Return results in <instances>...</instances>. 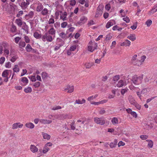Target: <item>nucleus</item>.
Masks as SVG:
<instances>
[{"instance_id": "1", "label": "nucleus", "mask_w": 157, "mask_h": 157, "mask_svg": "<svg viewBox=\"0 0 157 157\" xmlns=\"http://www.w3.org/2000/svg\"><path fill=\"white\" fill-rule=\"evenodd\" d=\"M143 76V75L139 76L136 75L133 76L132 79V83L136 85H139L141 84L142 82Z\"/></svg>"}, {"instance_id": "2", "label": "nucleus", "mask_w": 157, "mask_h": 157, "mask_svg": "<svg viewBox=\"0 0 157 157\" xmlns=\"http://www.w3.org/2000/svg\"><path fill=\"white\" fill-rule=\"evenodd\" d=\"M137 55H134L131 60V63L134 65L139 66L141 65V63L140 60L137 59Z\"/></svg>"}, {"instance_id": "3", "label": "nucleus", "mask_w": 157, "mask_h": 157, "mask_svg": "<svg viewBox=\"0 0 157 157\" xmlns=\"http://www.w3.org/2000/svg\"><path fill=\"white\" fill-rule=\"evenodd\" d=\"M103 117L98 118V117H94V122L98 124L101 125H104L105 123V120L103 118Z\"/></svg>"}, {"instance_id": "4", "label": "nucleus", "mask_w": 157, "mask_h": 157, "mask_svg": "<svg viewBox=\"0 0 157 157\" xmlns=\"http://www.w3.org/2000/svg\"><path fill=\"white\" fill-rule=\"evenodd\" d=\"M103 7L102 6L99 5L97 9V12L95 15L96 17L100 16L102 13V10Z\"/></svg>"}, {"instance_id": "5", "label": "nucleus", "mask_w": 157, "mask_h": 157, "mask_svg": "<svg viewBox=\"0 0 157 157\" xmlns=\"http://www.w3.org/2000/svg\"><path fill=\"white\" fill-rule=\"evenodd\" d=\"M74 87L73 86H70V85H67V88L64 89L65 91L68 90L67 92L68 93H71L74 91Z\"/></svg>"}, {"instance_id": "6", "label": "nucleus", "mask_w": 157, "mask_h": 157, "mask_svg": "<svg viewBox=\"0 0 157 157\" xmlns=\"http://www.w3.org/2000/svg\"><path fill=\"white\" fill-rule=\"evenodd\" d=\"M87 19L86 17L83 16L81 17L80 21L78 22V23L80 25H82L85 23L87 21Z\"/></svg>"}, {"instance_id": "7", "label": "nucleus", "mask_w": 157, "mask_h": 157, "mask_svg": "<svg viewBox=\"0 0 157 157\" xmlns=\"http://www.w3.org/2000/svg\"><path fill=\"white\" fill-rule=\"evenodd\" d=\"M23 126V124H21L20 123H16L13 124L12 128L15 129L17 128L18 127L21 128Z\"/></svg>"}, {"instance_id": "8", "label": "nucleus", "mask_w": 157, "mask_h": 157, "mask_svg": "<svg viewBox=\"0 0 157 157\" xmlns=\"http://www.w3.org/2000/svg\"><path fill=\"white\" fill-rule=\"evenodd\" d=\"M130 44V41L128 40H126L124 42L121 43V46H129Z\"/></svg>"}, {"instance_id": "9", "label": "nucleus", "mask_w": 157, "mask_h": 157, "mask_svg": "<svg viewBox=\"0 0 157 157\" xmlns=\"http://www.w3.org/2000/svg\"><path fill=\"white\" fill-rule=\"evenodd\" d=\"M157 11V4L156 6H154L153 8L149 12V15H151Z\"/></svg>"}, {"instance_id": "10", "label": "nucleus", "mask_w": 157, "mask_h": 157, "mask_svg": "<svg viewBox=\"0 0 157 157\" xmlns=\"http://www.w3.org/2000/svg\"><path fill=\"white\" fill-rule=\"evenodd\" d=\"M30 149L31 151L33 153L37 152L38 151V148L33 145H31L30 146Z\"/></svg>"}, {"instance_id": "11", "label": "nucleus", "mask_w": 157, "mask_h": 157, "mask_svg": "<svg viewBox=\"0 0 157 157\" xmlns=\"http://www.w3.org/2000/svg\"><path fill=\"white\" fill-rule=\"evenodd\" d=\"M127 38L132 41H134L136 39V35L134 34H131L128 36Z\"/></svg>"}, {"instance_id": "12", "label": "nucleus", "mask_w": 157, "mask_h": 157, "mask_svg": "<svg viewBox=\"0 0 157 157\" xmlns=\"http://www.w3.org/2000/svg\"><path fill=\"white\" fill-rule=\"evenodd\" d=\"M40 122L41 123L44 124H49L51 123L52 121L49 120L41 119L40 120Z\"/></svg>"}, {"instance_id": "13", "label": "nucleus", "mask_w": 157, "mask_h": 157, "mask_svg": "<svg viewBox=\"0 0 157 157\" xmlns=\"http://www.w3.org/2000/svg\"><path fill=\"white\" fill-rule=\"evenodd\" d=\"M128 100L130 103L133 105H134L136 102L135 100L132 96H129Z\"/></svg>"}, {"instance_id": "14", "label": "nucleus", "mask_w": 157, "mask_h": 157, "mask_svg": "<svg viewBox=\"0 0 157 157\" xmlns=\"http://www.w3.org/2000/svg\"><path fill=\"white\" fill-rule=\"evenodd\" d=\"M43 9V6L41 4H40L37 6L36 9V10L37 12H40L42 11Z\"/></svg>"}, {"instance_id": "15", "label": "nucleus", "mask_w": 157, "mask_h": 157, "mask_svg": "<svg viewBox=\"0 0 157 157\" xmlns=\"http://www.w3.org/2000/svg\"><path fill=\"white\" fill-rule=\"evenodd\" d=\"M34 15V13L33 11H30L28 14L25 15V17H28L29 18H32Z\"/></svg>"}, {"instance_id": "16", "label": "nucleus", "mask_w": 157, "mask_h": 157, "mask_svg": "<svg viewBox=\"0 0 157 157\" xmlns=\"http://www.w3.org/2000/svg\"><path fill=\"white\" fill-rule=\"evenodd\" d=\"M26 126L28 128L32 129L34 128V124L32 123H27L25 124Z\"/></svg>"}, {"instance_id": "17", "label": "nucleus", "mask_w": 157, "mask_h": 157, "mask_svg": "<svg viewBox=\"0 0 157 157\" xmlns=\"http://www.w3.org/2000/svg\"><path fill=\"white\" fill-rule=\"evenodd\" d=\"M42 135H43V138L44 139H47V140H49L50 139V135H49L48 134L46 133L42 132Z\"/></svg>"}, {"instance_id": "18", "label": "nucleus", "mask_w": 157, "mask_h": 157, "mask_svg": "<svg viewBox=\"0 0 157 157\" xmlns=\"http://www.w3.org/2000/svg\"><path fill=\"white\" fill-rule=\"evenodd\" d=\"M67 15V13L66 12H64L63 15L60 16V19H62L63 21H66L67 20L66 16Z\"/></svg>"}, {"instance_id": "19", "label": "nucleus", "mask_w": 157, "mask_h": 157, "mask_svg": "<svg viewBox=\"0 0 157 157\" xmlns=\"http://www.w3.org/2000/svg\"><path fill=\"white\" fill-rule=\"evenodd\" d=\"M93 65H94V63H86L85 64L86 68L87 69L90 68Z\"/></svg>"}, {"instance_id": "20", "label": "nucleus", "mask_w": 157, "mask_h": 157, "mask_svg": "<svg viewBox=\"0 0 157 157\" xmlns=\"http://www.w3.org/2000/svg\"><path fill=\"white\" fill-rule=\"evenodd\" d=\"M34 36L36 39H39L41 37V34H39L37 32H35L33 34Z\"/></svg>"}, {"instance_id": "21", "label": "nucleus", "mask_w": 157, "mask_h": 157, "mask_svg": "<svg viewBox=\"0 0 157 157\" xmlns=\"http://www.w3.org/2000/svg\"><path fill=\"white\" fill-rule=\"evenodd\" d=\"M48 33L49 34L54 35L55 33V30L53 28H52L48 31Z\"/></svg>"}, {"instance_id": "22", "label": "nucleus", "mask_w": 157, "mask_h": 157, "mask_svg": "<svg viewBox=\"0 0 157 157\" xmlns=\"http://www.w3.org/2000/svg\"><path fill=\"white\" fill-rule=\"evenodd\" d=\"M85 102V100L84 99H83L82 100H76L75 101V104H82Z\"/></svg>"}, {"instance_id": "23", "label": "nucleus", "mask_w": 157, "mask_h": 157, "mask_svg": "<svg viewBox=\"0 0 157 157\" xmlns=\"http://www.w3.org/2000/svg\"><path fill=\"white\" fill-rule=\"evenodd\" d=\"M15 21L18 26H21L22 25V21L21 19H17Z\"/></svg>"}, {"instance_id": "24", "label": "nucleus", "mask_w": 157, "mask_h": 157, "mask_svg": "<svg viewBox=\"0 0 157 157\" xmlns=\"http://www.w3.org/2000/svg\"><path fill=\"white\" fill-rule=\"evenodd\" d=\"M8 70H6L4 71L2 74V76L4 77H8V75L9 74Z\"/></svg>"}, {"instance_id": "25", "label": "nucleus", "mask_w": 157, "mask_h": 157, "mask_svg": "<svg viewBox=\"0 0 157 157\" xmlns=\"http://www.w3.org/2000/svg\"><path fill=\"white\" fill-rule=\"evenodd\" d=\"M48 13V10L46 8H44L42 10L41 12V14L43 15H47Z\"/></svg>"}, {"instance_id": "26", "label": "nucleus", "mask_w": 157, "mask_h": 157, "mask_svg": "<svg viewBox=\"0 0 157 157\" xmlns=\"http://www.w3.org/2000/svg\"><path fill=\"white\" fill-rule=\"evenodd\" d=\"M21 81L25 84L24 85H26V84L28 83L29 82V80L27 78L25 77H23L21 78Z\"/></svg>"}, {"instance_id": "27", "label": "nucleus", "mask_w": 157, "mask_h": 157, "mask_svg": "<svg viewBox=\"0 0 157 157\" xmlns=\"http://www.w3.org/2000/svg\"><path fill=\"white\" fill-rule=\"evenodd\" d=\"M63 43L62 42L60 44H58V45L56 46L54 48L55 51H57L63 45Z\"/></svg>"}, {"instance_id": "28", "label": "nucleus", "mask_w": 157, "mask_h": 157, "mask_svg": "<svg viewBox=\"0 0 157 157\" xmlns=\"http://www.w3.org/2000/svg\"><path fill=\"white\" fill-rule=\"evenodd\" d=\"M124 85L123 81L121 80L119 81L117 85V87H122Z\"/></svg>"}, {"instance_id": "29", "label": "nucleus", "mask_w": 157, "mask_h": 157, "mask_svg": "<svg viewBox=\"0 0 157 157\" xmlns=\"http://www.w3.org/2000/svg\"><path fill=\"white\" fill-rule=\"evenodd\" d=\"M59 116H60V120H64L67 117L68 115L67 114H59Z\"/></svg>"}, {"instance_id": "30", "label": "nucleus", "mask_w": 157, "mask_h": 157, "mask_svg": "<svg viewBox=\"0 0 157 157\" xmlns=\"http://www.w3.org/2000/svg\"><path fill=\"white\" fill-rule=\"evenodd\" d=\"M26 4H26L25 2H24L21 3L20 6L22 9H25L27 8L28 7Z\"/></svg>"}, {"instance_id": "31", "label": "nucleus", "mask_w": 157, "mask_h": 157, "mask_svg": "<svg viewBox=\"0 0 157 157\" xmlns=\"http://www.w3.org/2000/svg\"><path fill=\"white\" fill-rule=\"evenodd\" d=\"M13 70L14 72H17L19 71V68L18 66L17 65H15L14 66V67L13 69Z\"/></svg>"}, {"instance_id": "32", "label": "nucleus", "mask_w": 157, "mask_h": 157, "mask_svg": "<svg viewBox=\"0 0 157 157\" xmlns=\"http://www.w3.org/2000/svg\"><path fill=\"white\" fill-rule=\"evenodd\" d=\"M41 75L42 78L43 79H45L48 76V74L46 72H42Z\"/></svg>"}, {"instance_id": "33", "label": "nucleus", "mask_w": 157, "mask_h": 157, "mask_svg": "<svg viewBox=\"0 0 157 157\" xmlns=\"http://www.w3.org/2000/svg\"><path fill=\"white\" fill-rule=\"evenodd\" d=\"M19 45L20 48H21L25 46L26 44L25 42L20 41L19 43Z\"/></svg>"}, {"instance_id": "34", "label": "nucleus", "mask_w": 157, "mask_h": 157, "mask_svg": "<svg viewBox=\"0 0 157 157\" xmlns=\"http://www.w3.org/2000/svg\"><path fill=\"white\" fill-rule=\"evenodd\" d=\"M24 91L26 93H30L31 92L32 90L30 87H28L27 88H25Z\"/></svg>"}, {"instance_id": "35", "label": "nucleus", "mask_w": 157, "mask_h": 157, "mask_svg": "<svg viewBox=\"0 0 157 157\" xmlns=\"http://www.w3.org/2000/svg\"><path fill=\"white\" fill-rule=\"evenodd\" d=\"M26 50L28 52H30L31 51V49H32V48L29 44H28L26 47L25 48Z\"/></svg>"}, {"instance_id": "36", "label": "nucleus", "mask_w": 157, "mask_h": 157, "mask_svg": "<svg viewBox=\"0 0 157 157\" xmlns=\"http://www.w3.org/2000/svg\"><path fill=\"white\" fill-rule=\"evenodd\" d=\"M47 35L48 33H46L42 36L41 38L43 41L45 42L46 40Z\"/></svg>"}, {"instance_id": "37", "label": "nucleus", "mask_w": 157, "mask_h": 157, "mask_svg": "<svg viewBox=\"0 0 157 157\" xmlns=\"http://www.w3.org/2000/svg\"><path fill=\"white\" fill-rule=\"evenodd\" d=\"M49 150V148L47 147V146L45 145V147H44L43 152L44 153H45L47 152Z\"/></svg>"}, {"instance_id": "38", "label": "nucleus", "mask_w": 157, "mask_h": 157, "mask_svg": "<svg viewBox=\"0 0 157 157\" xmlns=\"http://www.w3.org/2000/svg\"><path fill=\"white\" fill-rule=\"evenodd\" d=\"M113 25V24L112 22L110 21H109L107 22V24L106 25V27L108 29L110 27L112 26Z\"/></svg>"}, {"instance_id": "39", "label": "nucleus", "mask_w": 157, "mask_h": 157, "mask_svg": "<svg viewBox=\"0 0 157 157\" xmlns=\"http://www.w3.org/2000/svg\"><path fill=\"white\" fill-rule=\"evenodd\" d=\"M52 40V37L51 36L47 35L46 40L48 42H51Z\"/></svg>"}, {"instance_id": "40", "label": "nucleus", "mask_w": 157, "mask_h": 157, "mask_svg": "<svg viewBox=\"0 0 157 157\" xmlns=\"http://www.w3.org/2000/svg\"><path fill=\"white\" fill-rule=\"evenodd\" d=\"M120 78V76L119 75H116L114 76L113 78V80L114 81H117Z\"/></svg>"}, {"instance_id": "41", "label": "nucleus", "mask_w": 157, "mask_h": 157, "mask_svg": "<svg viewBox=\"0 0 157 157\" xmlns=\"http://www.w3.org/2000/svg\"><path fill=\"white\" fill-rule=\"evenodd\" d=\"M62 108V107L60 106H55L54 107H53L52 110H56L60 109Z\"/></svg>"}, {"instance_id": "42", "label": "nucleus", "mask_w": 157, "mask_h": 157, "mask_svg": "<svg viewBox=\"0 0 157 157\" xmlns=\"http://www.w3.org/2000/svg\"><path fill=\"white\" fill-rule=\"evenodd\" d=\"M17 58H18V57H17V56H15L12 57L11 59H10V60L12 62H14L16 60Z\"/></svg>"}, {"instance_id": "43", "label": "nucleus", "mask_w": 157, "mask_h": 157, "mask_svg": "<svg viewBox=\"0 0 157 157\" xmlns=\"http://www.w3.org/2000/svg\"><path fill=\"white\" fill-rule=\"evenodd\" d=\"M152 21L151 20H148L146 22V24L147 25V26H149L151 24Z\"/></svg>"}, {"instance_id": "44", "label": "nucleus", "mask_w": 157, "mask_h": 157, "mask_svg": "<svg viewBox=\"0 0 157 157\" xmlns=\"http://www.w3.org/2000/svg\"><path fill=\"white\" fill-rule=\"evenodd\" d=\"M112 37V36L109 34L106 36L105 40H110Z\"/></svg>"}, {"instance_id": "45", "label": "nucleus", "mask_w": 157, "mask_h": 157, "mask_svg": "<svg viewBox=\"0 0 157 157\" xmlns=\"http://www.w3.org/2000/svg\"><path fill=\"white\" fill-rule=\"evenodd\" d=\"M77 46V45H75L72 46L70 48V50L72 51H74L76 49Z\"/></svg>"}, {"instance_id": "46", "label": "nucleus", "mask_w": 157, "mask_h": 157, "mask_svg": "<svg viewBox=\"0 0 157 157\" xmlns=\"http://www.w3.org/2000/svg\"><path fill=\"white\" fill-rule=\"evenodd\" d=\"M40 83L39 82H36L34 83L33 86L35 88H37L40 86Z\"/></svg>"}, {"instance_id": "47", "label": "nucleus", "mask_w": 157, "mask_h": 157, "mask_svg": "<svg viewBox=\"0 0 157 157\" xmlns=\"http://www.w3.org/2000/svg\"><path fill=\"white\" fill-rule=\"evenodd\" d=\"M32 82H35L36 81V77L34 76H31L29 77Z\"/></svg>"}, {"instance_id": "48", "label": "nucleus", "mask_w": 157, "mask_h": 157, "mask_svg": "<svg viewBox=\"0 0 157 157\" xmlns=\"http://www.w3.org/2000/svg\"><path fill=\"white\" fill-rule=\"evenodd\" d=\"M4 52L5 54V56L6 57H8L9 53V50L7 49H5L4 50Z\"/></svg>"}, {"instance_id": "49", "label": "nucleus", "mask_w": 157, "mask_h": 157, "mask_svg": "<svg viewBox=\"0 0 157 157\" xmlns=\"http://www.w3.org/2000/svg\"><path fill=\"white\" fill-rule=\"evenodd\" d=\"M112 122L113 124H117L118 123L117 119L115 117H114L112 120Z\"/></svg>"}, {"instance_id": "50", "label": "nucleus", "mask_w": 157, "mask_h": 157, "mask_svg": "<svg viewBox=\"0 0 157 157\" xmlns=\"http://www.w3.org/2000/svg\"><path fill=\"white\" fill-rule=\"evenodd\" d=\"M153 143L152 141L151 140L148 141V147H149L150 148H151L153 146Z\"/></svg>"}, {"instance_id": "51", "label": "nucleus", "mask_w": 157, "mask_h": 157, "mask_svg": "<svg viewBox=\"0 0 157 157\" xmlns=\"http://www.w3.org/2000/svg\"><path fill=\"white\" fill-rule=\"evenodd\" d=\"M146 58V56H143L141 57V60H140V61L141 63V65L142 64L143 62H144Z\"/></svg>"}, {"instance_id": "52", "label": "nucleus", "mask_w": 157, "mask_h": 157, "mask_svg": "<svg viewBox=\"0 0 157 157\" xmlns=\"http://www.w3.org/2000/svg\"><path fill=\"white\" fill-rule=\"evenodd\" d=\"M140 138L142 140H146L148 136L145 135H142L140 136Z\"/></svg>"}, {"instance_id": "53", "label": "nucleus", "mask_w": 157, "mask_h": 157, "mask_svg": "<svg viewBox=\"0 0 157 157\" xmlns=\"http://www.w3.org/2000/svg\"><path fill=\"white\" fill-rule=\"evenodd\" d=\"M128 89H122L121 90V93L122 95L124 94L127 91Z\"/></svg>"}, {"instance_id": "54", "label": "nucleus", "mask_w": 157, "mask_h": 157, "mask_svg": "<svg viewBox=\"0 0 157 157\" xmlns=\"http://www.w3.org/2000/svg\"><path fill=\"white\" fill-rule=\"evenodd\" d=\"M123 19L127 23H128L130 21V19L129 17H126L123 18Z\"/></svg>"}, {"instance_id": "55", "label": "nucleus", "mask_w": 157, "mask_h": 157, "mask_svg": "<svg viewBox=\"0 0 157 157\" xmlns=\"http://www.w3.org/2000/svg\"><path fill=\"white\" fill-rule=\"evenodd\" d=\"M59 36L61 37L62 38L64 39L65 38L66 34L62 32L59 34Z\"/></svg>"}, {"instance_id": "56", "label": "nucleus", "mask_w": 157, "mask_h": 157, "mask_svg": "<svg viewBox=\"0 0 157 157\" xmlns=\"http://www.w3.org/2000/svg\"><path fill=\"white\" fill-rule=\"evenodd\" d=\"M131 114L133 117H135V118H136L137 117V114L134 111H132L130 113Z\"/></svg>"}, {"instance_id": "57", "label": "nucleus", "mask_w": 157, "mask_h": 157, "mask_svg": "<svg viewBox=\"0 0 157 157\" xmlns=\"http://www.w3.org/2000/svg\"><path fill=\"white\" fill-rule=\"evenodd\" d=\"M70 2V5L71 6H73L76 4V1L75 0H71Z\"/></svg>"}, {"instance_id": "58", "label": "nucleus", "mask_w": 157, "mask_h": 157, "mask_svg": "<svg viewBox=\"0 0 157 157\" xmlns=\"http://www.w3.org/2000/svg\"><path fill=\"white\" fill-rule=\"evenodd\" d=\"M15 50L14 49L11 48L10 50V56L14 55L15 53Z\"/></svg>"}, {"instance_id": "59", "label": "nucleus", "mask_w": 157, "mask_h": 157, "mask_svg": "<svg viewBox=\"0 0 157 157\" xmlns=\"http://www.w3.org/2000/svg\"><path fill=\"white\" fill-rule=\"evenodd\" d=\"M26 43H28L30 41V40L28 36H25L24 37Z\"/></svg>"}, {"instance_id": "60", "label": "nucleus", "mask_w": 157, "mask_h": 157, "mask_svg": "<svg viewBox=\"0 0 157 157\" xmlns=\"http://www.w3.org/2000/svg\"><path fill=\"white\" fill-rule=\"evenodd\" d=\"M5 60V58L4 57H2L0 58V64H2Z\"/></svg>"}, {"instance_id": "61", "label": "nucleus", "mask_w": 157, "mask_h": 157, "mask_svg": "<svg viewBox=\"0 0 157 157\" xmlns=\"http://www.w3.org/2000/svg\"><path fill=\"white\" fill-rule=\"evenodd\" d=\"M67 25V23L66 22H64L61 24V26L63 28H65Z\"/></svg>"}, {"instance_id": "62", "label": "nucleus", "mask_w": 157, "mask_h": 157, "mask_svg": "<svg viewBox=\"0 0 157 157\" xmlns=\"http://www.w3.org/2000/svg\"><path fill=\"white\" fill-rule=\"evenodd\" d=\"M21 38L19 37H17L14 38L15 42L16 43H18L19 41L21 40Z\"/></svg>"}, {"instance_id": "63", "label": "nucleus", "mask_w": 157, "mask_h": 157, "mask_svg": "<svg viewBox=\"0 0 157 157\" xmlns=\"http://www.w3.org/2000/svg\"><path fill=\"white\" fill-rule=\"evenodd\" d=\"M133 105L138 109L140 110L141 108V106L136 102Z\"/></svg>"}, {"instance_id": "64", "label": "nucleus", "mask_w": 157, "mask_h": 157, "mask_svg": "<svg viewBox=\"0 0 157 157\" xmlns=\"http://www.w3.org/2000/svg\"><path fill=\"white\" fill-rule=\"evenodd\" d=\"M125 145V143L123 142L122 141H120L118 144V145L119 147L121 146H123Z\"/></svg>"}]
</instances>
